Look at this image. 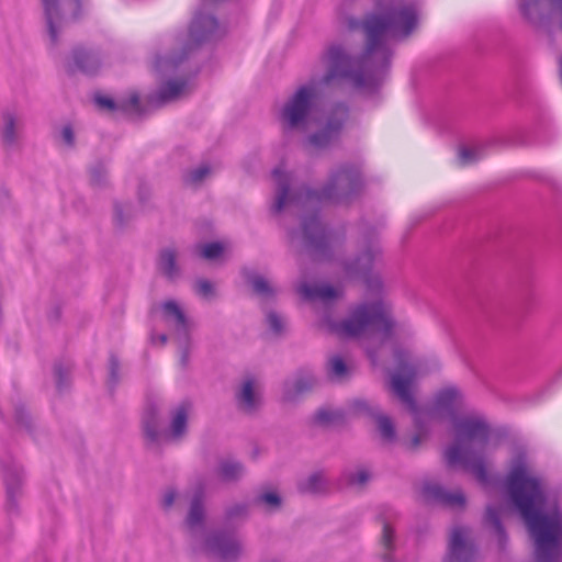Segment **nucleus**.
Instances as JSON below:
<instances>
[{"label": "nucleus", "instance_id": "nucleus-1", "mask_svg": "<svg viewBox=\"0 0 562 562\" xmlns=\"http://www.w3.org/2000/svg\"><path fill=\"white\" fill-rule=\"evenodd\" d=\"M461 470L470 473L484 490L497 491L498 503L485 506L483 524L496 538L499 551L509 541L505 517H516L526 529L533 562H562V507L558 493H551L543 477L535 473L527 451L517 449L510 459L507 473L493 472L487 453L462 463Z\"/></svg>", "mask_w": 562, "mask_h": 562}, {"label": "nucleus", "instance_id": "nucleus-2", "mask_svg": "<svg viewBox=\"0 0 562 562\" xmlns=\"http://www.w3.org/2000/svg\"><path fill=\"white\" fill-rule=\"evenodd\" d=\"M525 231H499L467 257L458 299L471 317L516 330L533 303L530 244Z\"/></svg>", "mask_w": 562, "mask_h": 562}, {"label": "nucleus", "instance_id": "nucleus-3", "mask_svg": "<svg viewBox=\"0 0 562 562\" xmlns=\"http://www.w3.org/2000/svg\"><path fill=\"white\" fill-rule=\"evenodd\" d=\"M277 188L270 211L274 216L282 215L289 206L302 210L299 226L289 229L291 238H300L302 248L315 263L337 261L335 241L338 233L323 221V202L339 204L350 200L363 190L364 180L360 169L352 162H342L331 170L326 182L314 188L307 182L293 187L290 173L281 168L272 171Z\"/></svg>", "mask_w": 562, "mask_h": 562}, {"label": "nucleus", "instance_id": "nucleus-4", "mask_svg": "<svg viewBox=\"0 0 562 562\" xmlns=\"http://www.w3.org/2000/svg\"><path fill=\"white\" fill-rule=\"evenodd\" d=\"M464 396L456 385L440 389L427 416L450 424L451 441L443 449V461L448 469L460 470L462 463L485 454L493 431L487 419L480 415L461 413Z\"/></svg>", "mask_w": 562, "mask_h": 562}, {"label": "nucleus", "instance_id": "nucleus-5", "mask_svg": "<svg viewBox=\"0 0 562 562\" xmlns=\"http://www.w3.org/2000/svg\"><path fill=\"white\" fill-rule=\"evenodd\" d=\"M188 509L183 519L184 526L193 533L203 532L202 552L218 562H237L244 551L241 541L237 538L235 528L217 527L206 530L209 512L207 479L204 474L195 476L184 492Z\"/></svg>", "mask_w": 562, "mask_h": 562}, {"label": "nucleus", "instance_id": "nucleus-6", "mask_svg": "<svg viewBox=\"0 0 562 562\" xmlns=\"http://www.w3.org/2000/svg\"><path fill=\"white\" fill-rule=\"evenodd\" d=\"M322 322L329 333L344 340H359L380 335L383 342L395 337L397 325L382 299L364 300L350 311L348 317L340 319L334 317V312L323 313Z\"/></svg>", "mask_w": 562, "mask_h": 562}, {"label": "nucleus", "instance_id": "nucleus-7", "mask_svg": "<svg viewBox=\"0 0 562 562\" xmlns=\"http://www.w3.org/2000/svg\"><path fill=\"white\" fill-rule=\"evenodd\" d=\"M395 367L386 371V386L392 396L412 415L415 432L430 435L427 424V407L417 398L418 366L409 360V353L402 347L393 350Z\"/></svg>", "mask_w": 562, "mask_h": 562}, {"label": "nucleus", "instance_id": "nucleus-8", "mask_svg": "<svg viewBox=\"0 0 562 562\" xmlns=\"http://www.w3.org/2000/svg\"><path fill=\"white\" fill-rule=\"evenodd\" d=\"M193 402L186 397L169 413L168 425L159 429L160 409L155 401H147L142 414L140 428L146 449H158L162 446L181 442L189 434L190 414Z\"/></svg>", "mask_w": 562, "mask_h": 562}, {"label": "nucleus", "instance_id": "nucleus-9", "mask_svg": "<svg viewBox=\"0 0 562 562\" xmlns=\"http://www.w3.org/2000/svg\"><path fill=\"white\" fill-rule=\"evenodd\" d=\"M382 258V249L373 244L370 234L364 236L363 247L351 259H340L345 279L349 282L360 281L373 300H383L384 280L374 271V262Z\"/></svg>", "mask_w": 562, "mask_h": 562}, {"label": "nucleus", "instance_id": "nucleus-10", "mask_svg": "<svg viewBox=\"0 0 562 562\" xmlns=\"http://www.w3.org/2000/svg\"><path fill=\"white\" fill-rule=\"evenodd\" d=\"M89 101L98 114L113 120L142 123L151 115V110L145 105L137 89H127L121 98L102 89H94L89 93Z\"/></svg>", "mask_w": 562, "mask_h": 562}, {"label": "nucleus", "instance_id": "nucleus-11", "mask_svg": "<svg viewBox=\"0 0 562 562\" xmlns=\"http://www.w3.org/2000/svg\"><path fill=\"white\" fill-rule=\"evenodd\" d=\"M158 311L166 322H173L181 340L180 364L187 367L191 345V321L182 304L173 297L164 300L159 305L151 304L148 317L154 318Z\"/></svg>", "mask_w": 562, "mask_h": 562}, {"label": "nucleus", "instance_id": "nucleus-12", "mask_svg": "<svg viewBox=\"0 0 562 562\" xmlns=\"http://www.w3.org/2000/svg\"><path fill=\"white\" fill-rule=\"evenodd\" d=\"M221 21L213 12H206L203 9H198L191 18L187 37L183 42L191 52H195L203 45L217 42L225 36V31L220 33Z\"/></svg>", "mask_w": 562, "mask_h": 562}, {"label": "nucleus", "instance_id": "nucleus-13", "mask_svg": "<svg viewBox=\"0 0 562 562\" xmlns=\"http://www.w3.org/2000/svg\"><path fill=\"white\" fill-rule=\"evenodd\" d=\"M355 416H363L374 424V432L380 442L385 446L395 445L398 439V429L395 419L387 413L381 411L380 406H372L364 398H353L349 405Z\"/></svg>", "mask_w": 562, "mask_h": 562}, {"label": "nucleus", "instance_id": "nucleus-14", "mask_svg": "<svg viewBox=\"0 0 562 562\" xmlns=\"http://www.w3.org/2000/svg\"><path fill=\"white\" fill-rule=\"evenodd\" d=\"M203 65L195 66L188 75H176L165 77L159 87L146 97V106L151 112L161 109L168 103L180 99L189 89L190 80L202 71Z\"/></svg>", "mask_w": 562, "mask_h": 562}, {"label": "nucleus", "instance_id": "nucleus-15", "mask_svg": "<svg viewBox=\"0 0 562 562\" xmlns=\"http://www.w3.org/2000/svg\"><path fill=\"white\" fill-rule=\"evenodd\" d=\"M479 552L480 547L469 528L456 525L450 532L447 551L441 562H475Z\"/></svg>", "mask_w": 562, "mask_h": 562}, {"label": "nucleus", "instance_id": "nucleus-16", "mask_svg": "<svg viewBox=\"0 0 562 562\" xmlns=\"http://www.w3.org/2000/svg\"><path fill=\"white\" fill-rule=\"evenodd\" d=\"M234 400L239 412L255 415L265 405L263 387L259 379L250 372L245 373L235 387Z\"/></svg>", "mask_w": 562, "mask_h": 562}, {"label": "nucleus", "instance_id": "nucleus-17", "mask_svg": "<svg viewBox=\"0 0 562 562\" xmlns=\"http://www.w3.org/2000/svg\"><path fill=\"white\" fill-rule=\"evenodd\" d=\"M422 495L425 502L430 505H440L458 510H463L468 505V497L463 490L449 488L435 481H425L423 483Z\"/></svg>", "mask_w": 562, "mask_h": 562}, {"label": "nucleus", "instance_id": "nucleus-18", "mask_svg": "<svg viewBox=\"0 0 562 562\" xmlns=\"http://www.w3.org/2000/svg\"><path fill=\"white\" fill-rule=\"evenodd\" d=\"M317 383L318 380L313 373L305 374V370L300 368L293 381L283 382L281 400L283 403H295L300 396L311 392Z\"/></svg>", "mask_w": 562, "mask_h": 562}, {"label": "nucleus", "instance_id": "nucleus-19", "mask_svg": "<svg viewBox=\"0 0 562 562\" xmlns=\"http://www.w3.org/2000/svg\"><path fill=\"white\" fill-rule=\"evenodd\" d=\"M101 68L102 59L98 53L83 46L72 47V72L77 70L88 78H95Z\"/></svg>", "mask_w": 562, "mask_h": 562}, {"label": "nucleus", "instance_id": "nucleus-20", "mask_svg": "<svg viewBox=\"0 0 562 562\" xmlns=\"http://www.w3.org/2000/svg\"><path fill=\"white\" fill-rule=\"evenodd\" d=\"M138 209L131 201H121L113 199L112 201V225L116 235H123L138 216Z\"/></svg>", "mask_w": 562, "mask_h": 562}, {"label": "nucleus", "instance_id": "nucleus-21", "mask_svg": "<svg viewBox=\"0 0 562 562\" xmlns=\"http://www.w3.org/2000/svg\"><path fill=\"white\" fill-rule=\"evenodd\" d=\"M192 53L193 52L184 44H182L179 49H171L166 55L157 53L153 63V70L159 76L176 72L179 67L190 58Z\"/></svg>", "mask_w": 562, "mask_h": 562}, {"label": "nucleus", "instance_id": "nucleus-22", "mask_svg": "<svg viewBox=\"0 0 562 562\" xmlns=\"http://www.w3.org/2000/svg\"><path fill=\"white\" fill-rule=\"evenodd\" d=\"M229 251L228 241L220 238L199 240L193 246V255L206 262H220Z\"/></svg>", "mask_w": 562, "mask_h": 562}, {"label": "nucleus", "instance_id": "nucleus-23", "mask_svg": "<svg viewBox=\"0 0 562 562\" xmlns=\"http://www.w3.org/2000/svg\"><path fill=\"white\" fill-rule=\"evenodd\" d=\"M352 372L353 363L344 353H333L326 362V376L331 383H342L349 380Z\"/></svg>", "mask_w": 562, "mask_h": 562}, {"label": "nucleus", "instance_id": "nucleus-24", "mask_svg": "<svg viewBox=\"0 0 562 562\" xmlns=\"http://www.w3.org/2000/svg\"><path fill=\"white\" fill-rule=\"evenodd\" d=\"M241 276L255 295L266 300H276L278 291L265 274L243 268Z\"/></svg>", "mask_w": 562, "mask_h": 562}, {"label": "nucleus", "instance_id": "nucleus-25", "mask_svg": "<svg viewBox=\"0 0 562 562\" xmlns=\"http://www.w3.org/2000/svg\"><path fill=\"white\" fill-rule=\"evenodd\" d=\"M313 426L322 428L345 427L348 425L347 412L344 408L318 407L311 419Z\"/></svg>", "mask_w": 562, "mask_h": 562}, {"label": "nucleus", "instance_id": "nucleus-26", "mask_svg": "<svg viewBox=\"0 0 562 562\" xmlns=\"http://www.w3.org/2000/svg\"><path fill=\"white\" fill-rule=\"evenodd\" d=\"M178 257L179 254L176 247L161 248L158 254L157 269L170 282L176 281L181 276Z\"/></svg>", "mask_w": 562, "mask_h": 562}, {"label": "nucleus", "instance_id": "nucleus-27", "mask_svg": "<svg viewBox=\"0 0 562 562\" xmlns=\"http://www.w3.org/2000/svg\"><path fill=\"white\" fill-rule=\"evenodd\" d=\"M345 294L341 283H334L327 279H319L317 302L323 305V313L334 312V306Z\"/></svg>", "mask_w": 562, "mask_h": 562}, {"label": "nucleus", "instance_id": "nucleus-28", "mask_svg": "<svg viewBox=\"0 0 562 562\" xmlns=\"http://www.w3.org/2000/svg\"><path fill=\"white\" fill-rule=\"evenodd\" d=\"M252 503L262 506L269 512H277L283 506L284 497L277 486L271 483H263L259 485L258 493L254 497Z\"/></svg>", "mask_w": 562, "mask_h": 562}, {"label": "nucleus", "instance_id": "nucleus-29", "mask_svg": "<svg viewBox=\"0 0 562 562\" xmlns=\"http://www.w3.org/2000/svg\"><path fill=\"white\" fill-rule=\"evenodd\" d=\"M60 0H43L46 14L48 35L52 45H57L63 29V19L59 12Z\"/></svg>", "mask_w": 562, "mask_h": 562}, {"label": "nucleus", "instance_id": "nucleus-30", "mask_svg": "<svg viewBox=\"0 0 562 562\" xmlns=\"http://www.w3.org/2000/svg\"><path fill=\"white\" fill-rule=\"evenodd\" d=\"M297 491L301 494L328 495L329 482L322 470L311 473L305 480L297 483Z\"/></svg>", "mask_w": 562, "mask_h": 562}, {"label": "nucleus", "instance_id": "nucleus-31", "mask_svg": "<svg viewBox=\"0 0 562 562\" xmlns=\"http://www.w3.org/2000/svg\"><path fill=\"white\" fill-rule=\"evenodd\" d=\"M249 517V507L247 503H235L234 505L227 507L224 510L223 515V526L227 528H235L237 530V526L235 525L236 519L247 520Z\"/></svg>", "mask_w": 562, "mask_h": 562}, {"label": "nucleus", "instance_id": "nucleus-32", "mask_svg": "<svg viewBox=\"0 0 562 562\" xmlns=\"http://www.w3.org/2000/svg\"><path fill=\"white\" fill-rule=\"evenodd\" d=\"M120 368H121V362H120L117 355L114 351H110L109 358H108V376H106L105 385H106L108 392L112 396L114 395L115 390L121 381Z\"/></svg>", "mask_w": 562, "mask_h": 562}, {"label": "nucleus", "instance_id": "nucleus-33", "mask_svg": "<svg viewBox=\"0 0 562 562\" xmlns=\"http://www.w3.org/2000/svg\"><path fill=\"white\" fill-rule=\"evenodd\" d=\"M244 467L239 461L222 460L217 473L223 482L238 481L243 475Z\"/></svg>", "mask_w": 562, "mask_h": 562}, {"label": "nucleus", "instance_id": "nucleus-34", "mask_svg": "<svg viewBox=\"0 0 562 562\" xmlns=\"http://www.w3.org/2000/svg\"><path fill=\"white\" fill-rule=\"evenodd\" d=\"M90 184L93 188L105 189L110 186L108 170L104 162L99 159L89 169Z\"/></svg>", "mask_w": 562, "mask_h": 562}, {"label": "nucleus", "instance_id": "nucleus-35", "mask_svg": "<svg viewBox=\"0 0 562 562\" xmlns=\"http://www.w3.org/2000/svg\"><path fill=\"white\" fill-rule=\"evenodd\" d=\"M193 228L195 235L200 240L212 239L216 236V228L214 221L209 217H198L193 221Z\"/></svg>", "mask_w": 562, "mask_h": 562}, {"label": "nucleus", "instance_id": "nucleus-36", "mask_svg": "<svg viewBox=\"0 0 562 562\" xmlns=\"http://www.w3.org/2000/svg\"><path fill=\"white\" fill-rule=\"evenodd\" d=\"M136 198L139 204V212L143 213L145 211H154L156 209L155 204L150 203L153 198L151 187L145 182L140 181L137 184Z\"/></svg>", "mask_w": 562, "mask_h": 562}, {"label": "nucleus", "instance_id": "nucleus-37", "mask_svg": "<svg viewBox=\"0 0 562 562\" xmlns=\"http://www.w3.org/2000/svg\"><path fill=\"white\" fill-rule=\"evenodd\" d=\"M372 479V471L363 465H359L353 472L349 473L347 483L350 486L364 487Z\"/></svg>", "mask_w": 562, "mask_h": 562}, {"label": "nucleus", "instance_id": "nucleus-38", "mask_svg": "<svg viewBox=\"0 0 562 562\" xmlns=\"http://www.w3.org/2000/svg\"><path fill=\"white\" fill-rule=\"evenodd\" d=\"M266 324L268 330L274 336H282L286 330L285 319L280 313L274 310H270L266 314Z\"/></svg>", "mask_w": 562, "mask_h": 562}, {"label": "nucleus", "instance_id": "nucleus-39", "mask_svg": "<svg viewBox=\"0 0 562 562\" xmlns=\"http://www.w3.org/2000/svg\"><path fill=\"white\" fill-rule=\"evenodd\" d=\"M213 172L212 165L207 161L201 162L198 167L192 168L184 178L186 182L198 184L203 182Z\"/></svg>", "mask_w": 562, "mask_h": 562}, {"label": "nucleus", "instance_id": "nucleus-40", "mask_svg": "<svg viewBox=\"0 0 562 562\" xmlns=\"http://www.w3.org/2000/svg\"><path fill=\"white\" fill-rule=\"evenodd\" d=\"M179 497L180 492L176 486H167L159 499V507L164 513H169L176 505V502Z\"/></svg>", "mask_w": 562, "mask_h": 562}, {"label": "nucleus", "instance_id": "nucleus-41", "mask_svg": "<svg viewBox=\"0 0 562 562\" xmlns=\"http://www.w3.org/2000/svg\"><path fill=\"white\" fill-rule=\"evenodd\" d=\"M318 285L319 279H315L312 281H303L297 286V292L303 300L308 302H317Z\"/></svg>", "mask_w": 562, "mask_h": 562}, {"label": "nucleus", "instance_id": "nucleus-42", "mask_svg": "<svg viewBox=\"0 0 562 562\" xmlns=\"http://www.w3.org/2000/svg\"><path fill=\"white\" fill-rule=\"evenodd\" d=\"M194 290L196 294L204 299H211L216 295L215 283L207 278H198L195 281Z\"/></svg>", "mask_w": 562, "mask_h": 562}, {"label": "nucleus", "instance_id": "nucleus-43", "mask_svg": "<svg viewBox=\"0 0 562 562\" xmlns=\"http://www.w3.org/2000/svg\"><path fill=\"white\" fill-rule=\"evenodd\" d=\"M458 157L461 165H471L480 159V154L476 149L462 145L459 147Z\"/></svg>", "mask_w": 562, "mask_h": 562}, {"label": "nucleus", "instance_id": "nucleus-44", "mask_svg": "<svg viewBox=\"0 0 562 562\" xmlns=\"http://www.w3.org/2000/svg\"><path fill=\"white\" fill-rule=\"evenodd\" d=\"M394 539L395 529L389 522H384V526L382 527L381 542L387 551L395 550Z\"/></svg>", "mask_w": 562, "mask_h": 562}, {"label": "nucleus", "instance_id": "nucleus-45", "mask_svg": "<svg viewBox=\"0 0 562 562\" xmlns=\"http://www.w3.org/2000/svg\"><path fill=\"white\" fill-rule=\"evenodd\" d=\"M5 124L3 130V142L5 144H12L15 139L14 131H15V120L11 114L5 115L4 117Z\"/></svg>", "mask_w": 562, "mask_h": 562}, {"label": "nucleus", "instance_id": "nucleus-46", "mask_svg": "<svg viewBox=\"0 0 562 562\" xmlns=\"http://www.w3.org/2000/svg\"><path fill=\"white\" fill-rule=\"evenodd\" d=\"M426 438V436L414 431L408 440H403V446L409 451H417Z\"/></svg>", "mask_w": 562, "mask_h": 562}, {"label": "nucleus", "instance_id": "nucleus-47", "mask_svg": "<svg viewBox=\"0 0 562 562\" xmlns=\"http://www.w3.org/2000/svg\"><path fill=\"white\" fill-rule=\"evenodd\" d=\"M544 0H519V11L521 15H529L530 10L542 9V2ZM549 3V0H546Z\"/></svg>", "mask_w": 562, "mask_h": 562}, {"label": "nucleus", "instance_id": "nucleus-48", "mask_svg": "<svg viewBox=\"0 0 562 562\" xmlns=\"http://www.w3.org/2000/svg\"><path fill=\"white\" fill-rule=\"evenodd\" d=\"M83 0H72V23L83 19Z\"/></svg>", "mask_w": 562, "mask_h": 562}, {"label": "nucleus", "instance_id": "nucleus-49", "mask_svg": "<svg viewBox=\"0 0 562 562\" xmlns=\"http://www.w3.org/2000/svg\"><path fill=\"white\" fill-rule=\"evenodd\" d=\"M169 336L166 333H161L156 335L154 329L150 333V342L155 344L158 341L161 346H165L168 342Z\"/></svg>", "mask_w": 562, "mask_h": 562}, {"label": "nucleus", "instance_id": "nucleus-50", "mask_svg": "<svg viewBox=\"0 0 562 562\" xmlns=\"http://www.w3.org/2000/svg\"><path fill=\"white\" fill-rule=\"evenodd\" d=\"M507 436H508V430L505 427H497V428H493L491 438L494 437L496 441H501V440L507 438Z\"/></svg>", "mask_w": 562, "mask_h": 562}, {"label": "nucleus", "instance_id": "nucleus-51", "mask_svg": "<svg viewBox=\"0 0 562 562\" xmlns=\"http://www.w3.org/2000/svg\"><path fill=\"white\" fill-rule=\"evenodd\" d=\"M55 373L57 379V385L58 387H60L66 379V374H64V372L59 368H56Z\"/></svg>", "mask_w": 562, "mask_h": 562}, {"label": "nucleus", "instance_id": "nucleus-52", "mask_svg": "<svg viewBox=\"0 0 562 562\" xmlns=\"http://www.w3.org/2000/svg\"><path fill=\"white\" fill-rule=\"evenodd\" d=\"M63 138L66 143H70V126L69 125L64 126Z\"/></svg>", "mask_w": 562, "mask_h": 562}, {"label": "nucleus", "instance_id": "nucleus-53", "mask_svg": "<svg viewBox=\"0 0 562 562\" xmlns=\"http://www.w3.org/2000/svg\"><path fill=\"white\" fill-rule=\"evenodd\" d=\"M508 144L525 146V145H527V140L522 136H519L515 140H508Z\"/></svg>", "mask_w": 562, "mask_h": 562}, {"label": "nucleus", "instance_id": "nucleus-54", "mask_svg": "<svg viewBox=\"0 0 562 562\" xmlns=\"http://www.w3.org/2000/svg\"><path fill=\"white\" fill-rule=\"evenodd\" d=\"M367 356H368V358H369L372 362H375V361H376V350H375V349L368 348V349H367Z\"/></svg>", "mask_w": 562, "mask_h": 562}, {"label": "nucleus", "instance_id": "nucleus-55", "mask_svg": "<svg viewBox=\"0 0 562 562\" xmlns=\"http://www.w3.org/2000/svg\"><path fill=\"white\" fill-rule=\"evenodd\" d=\"M375 521L381 522L382 527L384 526V522H389L383 514H378L375 516Z\"/></svg>", "mask_w": 562, "mask_h": 562}, {"label": "nucleus", "instance_id": "nucleus-56", "mask_svg": "<svg viewBox=\"0 0 562 562\" xmlns=\"http://www.w3.org/2000/svg\"><path fill=\"white\" fill-rule=\"evenodd\" d=\"M383 561L385 562H394V558L391 554L384 553L382 555Z\"/></svg>", "mask_w": 562, "mask_h": 562}, {"label": "nucleus", "instance_id": "nucleus-57", "mask_svg": "<svg viewBox=\"0 0 562 562\" xmlns=\"http://www.w3.org/2000/svg\"><path fill=\"white\" fill-rule=\"evenodd\" d=\"M258 454H259V448H258V447H255V448H254V450H252V452H251V458H252V460H256V459H257V457H258Z\"/></svg>", "mask_w": 562, "mask_h": 562}, {"label": "nucleus", "instance_id": "nucleus-58", "mask_svg": "<svg viewBox=\"0 0 562 562\" xmlns=\"http://www.w3.org/2000/svg\"><path fill=\"white\" fill-rule=\"evenodd\" d=\"M71 139H72V147H74V146H75V139H76V137H75V131H74V130H72V136H71Z\"/></svg>", "mask_w": 562, "mask_h": 562}, {"label": "nucleus", "instance_id": "nucleus-59", "mask_svg": "<svg viewBox=\"0 0 562 562\" xmlns=\"http://www.w3.org/2000/svg\"><path fill=\"white\" fill-rule=\"evenodd\" d=\"M560 378H562V369L557 373V376H555V379H560Z\"/></svg>", "mask_w": 562, "mask_h": 562}, {"label": "nucleus", "instance_id": "nucleus-60", "mask_svg": "<svg viewBox=\"0 0 562 562\" xmlns=\"http://www.w3.org/2000/svg\"><path fill=\"white\" fill-rule=\"evenodd\" d=\"M270 562H280V561H279V560H277V559H273V560H271Z\"/></svg>", "mask_w": 562, "mask_h": 562}]
</instances>
